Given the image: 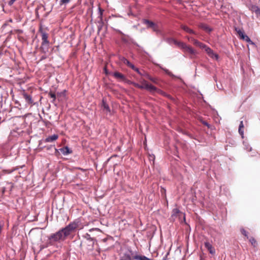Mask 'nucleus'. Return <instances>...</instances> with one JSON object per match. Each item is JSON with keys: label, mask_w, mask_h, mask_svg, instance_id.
<instances>
[{"label": "nucleus", "mask_w": 260, "mask_h": 260, "mask_svg": "<svg viewBox=\"0 0 260 260\" xmlns=\"http://www.w3.org/2000/svg\"><path fill=\"white\" fill-rule=\"evenodd\" d=\"M39 32L41 34L42 43L40 47L41 51L44 53H46L49 51V41L48 40V34L42 27L39 29Z\"/></svg>", "instance_id": "f257e3e1"}, {"label": "nucleus", "mask_w": 260, "mask_h": 260, "mask_svg": "<svg viewBox=\"0 0 260 260\" xmlns=\"http://www.w3.org/2000/svg\"><path fill=\"white\" fill-rule=\"evenodd\" d=\"M63 232L60 230L55 233L51 234L48 238V240L50 243H54L55 242H60L63 241L66 239Z\"/></svg>", "instance_id": "f03ea898"}, {"label": "nucleus", "mask_w": 260, "mask_h": 260, "mask_svg": "<svg viewBox=\"0 0 260 260\" xmlns=\"http://www.w3.org/2000/svg\"><path fill=\"white\" fill-rule=\"evenodd\" d=\"M78 227V223L73 222L69 224L65 228L61 229V232H63L64 237L66 238L69 236Z\"/></svg>", "instance_id": "7ed1b4c3"}, {"label": "nucleus", "mask_w": 260, "mask_h": 260, "mask_svg": "<svg viewBox=\"0 0 260 260\" xmlns=\"http://www.w3.org/2000/svg\"><path fill=\"white\" fill-rule=\"evenodd\" d=\"M143 22L145 24L147 25L148 28H150L152 29V30L154 31H155V32L159 31V27H158V25L154 23V22L150 21L147 19H144Z\"/></svg>", "instance_id": "20e7f679"}, {"label": "nucleus", "mask_w": 260, "mask_h": 260, "mask_svg": "<svg viewBox=\"0 0 260 260\" xmlns=\"http://www.w3.org/2000/svg\"><path fill=\"white\" fill-rule=\"evenodd\" d=\"M202 49H205V51L210 57L214 58L216 60L218 59V55L217 54L214 53L213 51L205 44V47H202Z\"/></svg>", "instance_id": "39448f33"}, {"label": "nucleus", "mask_w": 260, "mask_h": 260, "mask_svg": "<svg viewBox=\"0 0 260 260\" xmlns=\"http://www.w3.org/2000/svg\"><path fill=\"white\" fill-rule=\"evenodd\" d=\"M183 51L184 52H188L190 54V57L192 58L193 57V56H194L197 54V51L193 49L192 47L190 46L186 45L184 49H183Z\"/></svg>", "instance_id": "423d86ee"}, {"label": "nucleus", "mask_w": 260, "mask_h": 260, "mask_svg": "<svg viewBox=\"0 0 260 260\" xmlns=\"http://www.w3.org/2000/svg\"><path fill=\"white\" fill-rule=\"evenodd\" d=\"M22 95L23 98L25 99V102L27 104L29 105H34V101L32 99V97L31 95L27 94L25 91H23L22 93Z\"/></svg>", "instance_id": "0eeeda50"}, {"label": "nucleus", "mask_w": 260, "mask_h": 260, "mask_svg": "<svg viewBox=\"0 0 260 260\" xmlns=\"http://www.w3.org/2000/svg\"><path fill=\"white\" fill-rule=\"evenodd\" d=\"M145 89L149 91L150 92H161L162 91L158 89L156 87L154 86L148 84L145 85Z\"/></svg>", "instance_id": "6e6552de"}, {"label": "nucleus", "mask_w": 260, "mask_h": 260, "mask_svg": "<svg viewBox=\"0 0 260 260\" xmlns=\"http://www.w3.org/2000/svg\"><path fill=\"white\" fill-rule=\"evenodd\" d=\"M190 41H191L194 45L200 47L201 49L202 47H205L204 44L199 42L198 40L194 39L193 38H190Z\"/></svg>", "instance_id": "1a4fd4ad"}, {"label": "nucleus", "mask_w": 260, "mask_h": 260, "mask_svg": "<svg viewBox=\"0 0 260 260\" xmlns=\"http://www.w3.org/2000/svg\"><path fill=\"white\" fill-rule=\"evenodd\" d=\"M59 151L64 155H67L69 154H70L72 153V150H70V149L68 147H64L63 148H61L59 149Z\"/></svg>", "instance_id": "9d476101"}, {"label": "nucleus", "mask_w": 260, "mask_h": 260, "mask_svg": "<svg viewBox=\"0 0 260 260\" xmlns=\"http://www.w3.org/2000/svg\"><path fill=\"white\" fill-rule=\"evenodd\" d=\"M58 138V136L56 134H54L52 136H49L47 138H46L45 141L46 142H52L55 140H56Z\"/></svg>", "instance_id": "9b49d317"}, {"label": "nucleus", "mask_w": 260, "mask_h": 260, "mask_svg": "<svg viewBox=\"0 0 260 260\" xmlns=\"http://www.w3.org/2000/svg\"><path fill=\"white\" fill-rule=\"evenodd\" d=\"M205 246L208 249L211 254H213L215 253V250L213 249L212 245L209 242H205Z\"/></svg>", "instance_id": "f8f14e48"}, {"label": "nucleus", "mask_w": 260, "mask_h": 260, "mask_svg": "<svg viewBox=\"0 0 260 260\" xmlns=\"http://www.w3.org/2000/svg\"><path fill=\"white\" fill-rule=\"evenodd\" d=\"M181 28L183 29L184 31H185L186 32L190 34H194L196 35V33L194 31H193L192 29L189 28L188 26L186 25H181Z\"/></svg>", "instance_id": "ddd939ff"}, {"label": "nucleus", "mask_w": 260, "mask_h": 260, "mask_svg": "<svg viewBox=\"0 0 260 260\" xmlns=\"http://www.w3.org/2000/svg\"><path fill=\"white\" fill-rule=\"evenodd\" d=\"M239 133L241 136L242 138H244V124L243 121H241L239 126Z\"/></svg>", "instance_id": "4468645a"}, {"label": "nucleus", "mask_w": 260, "mask_h": 260, "mask_svg": "<svg viewBox=\"0 0 260 260\" xmlns=\"http://www.w3.org/2000/svg\"><path fill=\"white\" fill-rule=\"evenodd\" d=\"M113 75L116 79H121V80L125 79L124 76L119 72H114L113 73Z\"/></svg>", "instance_id": "2eb2a0df"}, {"label": "nucleus", "mask_w": 260, "mask_h": 260, "mask_svg": "<svg viewBox=\"0 0 260 260\" xmlns=\"http://www.w3.org/2000/svg\"><path fill=\"white\" fill-rule=\"evenodd\" d=\"M102 108L104 110H106L107 112H110V109L108 105L106 103L104 99H103L102 101Z\"/></svg>", "instance_id": "dca6fc26"}, {"label": "nucleus", "mask_w": 260, "mask_h": 260, "mask_svg": "<svg viewBox=\"0 0 260 260\" xmlns=\"http://www.w3.org/2000/svg\"><path fill=\"white\" fill-rule=\"evenodd\" d=\"M136 255H133V253H131V254L130 253H126V254H125L124 256H125L126 259L133 260V259H136L135 257L136 256Z\"/></svg>", "instance_id": "f3484780"}, {"label": "nucleus", "mask_w": 260, "mask_h": 260, "mask_svg": "<svg viewBox=\"0 0 260 260\" xmlns=\"http://www.w3.org/2000/svg\"><path fill=\"white\" fill-rule=\"evenodd\" d=\"M200 26L201 28L208 32H210L212 30V29L205 24H201Z\"/></svg>", "instance_id": "a211bd4d"}, {"label": "nucleus", "mask_w": 260, "mask_h": 260, "mask_svg": "<svg viewBox=\"0 0 260 260\" xmlns=\"http://www.w3.org/2000/svg\"><path fill=\"white\" fill-rule=\"evenodd\" d=\"M243 40H245L247 42L250 43L251 44H253L254 43L251 41L250 39L245 34L243 36H242V37L241 38Z\"/></svg>", "instance_id": "6ab92c4d"}, {"label": "nucleus", "mask_w": 260, "mask_h": 260, "mask_svg": "<svg viewBox=\"0 0 260 260\" xmlns=\"http://www.w3.org/2000/svg\"><path fill=\"white\" fill-rule=\"evenodd\" d=\"M180 213V211L178 209L175 208L173 210L172 216V217H177Z\"/></svg>", "instance_id": "aec40b11"}, {"label": "nucleus", "mask_w": 260, "mask_h": 260, "mask_svg": "<svg viewBox=\"0 0 260 260\" xmlns=\"http://www.w3.org/2000/svg\"><path fill=\"white\" fill-rule=\"evenodd\" d=\"M146 78H147L148 79L150 80L151 81L153 82L154 83H157L158 80L157 78L152 77L149 75H146Z\"/></svg>", "instance_id": "412c9836"}, {"label": "nucleus", "mask_w": 260, "mask_h": 260, "mask_svg": "<svg viewBox=\"0 0 260 260\" xmlns=\"http://www.w3.org/2000/svg\"><path fill=\"white\" fill-rule=\"evenodd\" d=\"M186 44L182 42H180V41H179L178 44H177V46L178 47H179L180 49H183L185 47V46H186Z\"/></svg>", "instance_id": "4be33fe9"}, {"label": "nucleus", "mask_w": 260, "mask_h": 260, "mask_svg": "<svg viewBox=\"0 0 260 260\" xmlns=\"http://www.w3.org/2000/svg\"><path fill=\"white\" fill-rule=\"evenodd\" d=\"M235 30L237 31V32L238 33V34L239 35L240 38L242 37V36H243L244 35V31H242V30H241L240 29L238 28H235Z\"/></svg>", "instance_id": "5701e85b"}, {"label": "nucleus", "mask_w": 260, "mask_h": 260, "mask_svg": "<svg viewBox=\"0 0 260 260\" xmlns=\"http://www.w3.org/2000/svg\"><path fill=\"white\" fill-rule=\"evenodd\" d=\"M49 96L53 99L52 102H54L56 99V95L54 93H53L52 92H50L49 93Z\"/></svg>", "instance_id": "b1692460"}, {"label": "nucleus", "mask_w": 260, "mask_h": 260, "mask_svg": "<svg viewBox=\"0 0 260 260\" xmlns=\"http://www.w3.org/2000/svg\"><path fill=\"white\" fill-rule=\"evenodd\" d=\"M85 237L87 239V240L90 241H93L92 245L94 244L93 241L94 240V239L91 238L89 234H86V235L85 236Z\"/></svg>", "instance_id": "393cba45"}, {"label": "nucleus", "mask_w": 260, "mask_h": 260, "mask_svg": "<svg viewBox=\"0 0 260 260\" xmlns=\"http://www.w3.org/2000/svg\"><path fill=\"white\" fill-rule=\"evenodd\" d=\"M132 84L136 87H137L138 88H140V89H143V87L142 85H141L140 84H138V83H135V82H132Z\"/></svg>", "instance_id": "a878e982"}, {"label": "nucleus", "mask_w": 260, "mask_h": 260, "mask_svg": "<svg viewBox=\"0 0 260 260\" xmlns=\"http://www.w3.org/2000/svg\"><path fill=\"white\" fill-rule=\"evenodd\" d=\"M121 60L124 63V64H127V66H128L129 64H130L131 62L127 59H126L124 57H122L121 59Z\"/></svg>", "instance_id": "bb28decb"}, {"label": "nucleus", "mask_w": 260, "mask_h": 260, "mask_svg": "<svg viewBox=\"0 0 260 260\" xmlns=\"http://www.w3.org/2000/svg\"><path fill=\"white\" fill-rule=\"evenodd\" d=\"M249 241L252 245H253L254 246H255L256 242L254 238H253V237L250 238Z\"/></svg>", "instance_id": "cd10ccee"}, {"label": "nucleus", "mask_w": 260, "mask_h": 260, "mask_svg": "<svg viewBox=\"0 0 260 260\" xmlns=\"http://www.w3.org/2000/svg\"><path fill=\"white\" fill-rule=\"evenodd\" d=\"M141 85H142L143 87V89H145V85L146 84H148L149 83L147 82V81H146L144 79H143L141 81Z\"/></svg>", "instance_id": "c85d7f7f"}, {"label": "nucleus", "mask_w": 260, "mask_h": 260, "mask_svg": "<svg viewBox=\"0 0 260 260\" xmlns=\"http://www.w3.org/2000/svg\"><path fill=\"white\" fill-rule=\"evenodd\" d=\"M253 11H254L256 14H260V9L257 7H254L253 8Z\"/></svg>", "instance_id": "c756f323"}, {"label": "nucleus", "mask_w": 260, "mask_h": 260, "mask_svg": "<svg viewBox=\"0 0 260 260\" xmlns=\"http://www.w3.org/2000/svg\"><path fill=\"white\" fill-rule=\"evenodd\" d=\"M139 75H140L142 76H144L146 77V75H148L149 74L145 72V71H143L142 72H141L139 70V72H137Z\"/></svg>", "instance_id": "7c9ffc66"}, {"label": "nucleus", "mask_w": 260, "mask_h": 260, "mask_svg": "<svg viewBox=\"0 0 260 260\" xmlns=\"http://www.w3.org/2000/svg\"><path fill=\"white\" fill-rule=\"evenodd\" d=\"M128 66L132 68V69H133L136 72H139V69L136 68L135 66L132 63H131L130 64H129Z\"/></svg>", "instance_id": "2f4dec72"}, {"label": "nucleus", "mask_w": 260, "mask_h": 260, "mask_svg": "<svg viewBox=\"0 0 260 260\" xmlns=\"http://www.w3.org/2000/svg\"><path fill=\"white\" fill-rule=\"evenodd\" d=\"M70 0H60L59 4L60 5L63 4H67L70 2Z\"/></svg>", "instance_id": "473e14b6"}, {"label": "nucleus", "mask_w": 260, "mask_h": 260, "mask_svg": "<svg viewBox=\"0 0 260 260\" xmlns=\"http://www.w3.org/2000/svg\"><path fill=\"white\" fill-rule=\"evenodd\" d=\"M16 0H9L8 4L9 6H12Z\"/></svg>", "instance_id": "72a5a7b5"}, {"label": "nucleus", "mask_w": 260, "mask_h": 260, "mask_svg": "<svg viewBox=\"0 0 260 260\" xmlns=\"http://www.w3.org/2000/svg\"><path fill=\"white\" fill-rule=\"evenodd\" d=\"M241 232L245 237H247V238H248V235H247V233L245 230L243 229L241 231Z\"/></svg>", "instance_id": "f704fd0d"}, {"label": "nucleus", "mask_w": 260, "mask_h": 260, "mask_svg": "<svg viewBox=\"0 0 260 260\" xmlns=\"http://www.w3.org/2000/svg\"><path fill=\"white\" fill-rule=\"evenodd\" d=\"M202 122L204 125H206L209 128L210 127V125L206 121H202Z\"/></svg>", "instance_id": "c9c22d12"}, {"label": "nucleus", "mask_w": 260, "mask_h": 260, "mask_svg": "<svg viewBox=\"0 0 260 260\" xmlns=\"http://www.w3.org/2000/svg\"><path fill=\"white\" fill-rule=\"evenodd\" d=\"M171 40H172V41L174 43V44L175 45H177V44H178V43L179 41H177V40H174V39H172Z\"/></svg>", "instance_id": "e433bc0d"}, {"label": "nucleus", "mask_w": 260, "mask_h": 260, "mask_svg": "<svg viewBox=\"0 0 260 260\" xmlns=\"http://www.w3.org/2000/svg\"><path fill=\"white\" fill-rule=\"evenodd\" d=\"M8 185L9 186V188L10 189V190L11 191L13 187V184L11 183H8Z\"/></svg>", "instance_id": "4c0bfd02"}, {"label": "nucleus", "mask_w": 260, "mask_h": 260, "mask_svg": "<svg viewBox=\"0 0 260 260\" xmlns=\"http://www.w3.org/2000/svg\"><path fill=\"white\" fill-rule=\"evenodd\" d=\"M247 151H251L252 150V148L251 147H250L249 146H246V148Z\"/></svg>", "instance_id": "58836bf2"}, {"label": "nucleus", "mask_w": 260, "mask_h": 260, "mask_svg": "<svg viewBox=\"0 0 260 260\" xmlns=\"http://www.w3.org/2000/svg\"><path fill=\"white\" fill-rule=\"evenodd\" d=\"M165 72L167 74H168V75L171 76L172 75V74L170 72H169L168 70H165Z\"/></svg>", "instance_id": "ea45409f"}, {"label": "nucleus", "mask_w": 260, "mask_h": 260, "mask_svg": "<svg viewBox=\"0 0 260 260\" xmlns=\"http://www.w3.org/2000/svg\"><path fill=\"white\" fill-rule=\"evenodd\" d=\"M99 10H100V15L101 16L102 15V13H103L102 10V9L100 8H99Z\"/></svg>", "instance_id": "a19ab883"}, {"label": "nucleus", "mask_w": 260, "mask_h": 260, "mask_svg": "<svg viewBox=\"0 0 260 260\" xmlns=\"http://www.w3.org/2000/svg\"><path fill=\"white\" fill-rule=\"evenodd\" d=\"M6 191V188L5 187H3V189H2V193H4V192H5Z\"/></svg>", "instance_id": "79ce46f5"}, {"label": "nucleus", "mask_w": 260, "mask_h": 260, "mask_svg": "<svg viewBox=\"0 0 260 260\" xmlns=\"http://www.w3.org/2000/svg\"><path fill=\"white\" fill-rule=\"evenodd\" d=\"M107 238H104V239H103L102 240V241H103V242H106L107 241Z\"/></svg>", "instance_id": "37998d69"}, {"label": "nucleus", "mask_w": 260, "mask_h": 260, "mask_svg": "<svg viewBox=\"0 0 260 260\" xmlns=\"http://www.w3.org/2000/svg\"><path fill=\"white\" fill-rule=\"evenodd\" d=\"M46 58V57L45 56H42L41 57V60L45 59Z\"/></svg>", "instance_id": "c03bdc74"}, {"label": "nucleus", "mask_w": 260, "mask_h": 260, "mask_svg": "<svg viewBox=\"0 0 260 260\" xmlns=\"http://www.w3.org/2000/svg\"><path fill=\"white\" fill-rule=\"evenodd\" d=\"M190 38H191V37H186V38H187L189 41H190Z\"/></svg>", "instance_id": "a18cd8bd"}]
</instances>
